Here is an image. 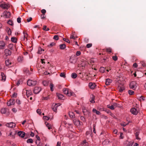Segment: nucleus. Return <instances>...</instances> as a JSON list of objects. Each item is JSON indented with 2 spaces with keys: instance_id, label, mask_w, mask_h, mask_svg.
Here are the masks:
<instances>
[{
  "instance_id": "obj_1",
  "label": "nucleus",
  "mask_w": 146,
  "mask_h": 146,
  "mask_svg": "<svg viewBox=\"0 0 146 146\" xmlns=\"http://www.w3.org/2000/svg\"><path fill=\"white\" fill-rule=\"evenodd\" d=\"M64 93L68 96H72L74 94L73 92L68 88H64L63 90Z\"/></svg>"
},
{
  "instance_id": "obj_2",
  "label": "nucleus",
  "mask_w": 146,
  "mask_h": 146,
  "mask_svg": "<svg viewBox=\"0 0 146 146\" xmlns=\"http://www.w3.org/2000/svg\"><path fill=\"white\" fill-rule=\"evenodd\" d=\"M37 81L35 80H28L27 82V84L29 86H33L36 85L37 84Z\"/></svg>"
},
{
  "instance_id": "obj_3",
  "label": "nucleus",
  "mask_w": 146,
  "mask_h": 146,
  "mask_svg": "<svg viewBox=\"0 0 146 146\" xmlns=\"http://www.w3.org/2000/svg\"><path fill=\"white\" fill-rule=\"evenodd\" d=\"M77 61L76 57L75 55H72L70 58V63L74 64Z\"/></svg>"
},
{
  "instance_id": "obj_4",
  "label": "nucleus",
  "mask_w": 146,
  "mask_h": 146,
  "mask_svg": "<svg viewBox=\"0 0 146 146\" xmlns=\"http://www.w3.org/2000/svg\"><path fill=\"white\" fill-rule=\"evenodd\" d=\"M129 86L131 88L135 90L137 87V84L135 82H132L130 84Z\"/></svg>"
},
{
  "instance_id": "obj_5",
  "label": "nucleus",
  "mask_w": 146,
  "mask_h": 146,
  "mask_svg": "<svg viewBox=\"0 0 146 146\" xmlns=\"http://www.w3.org/2000/svg\"><path fill=\"white\" fill-rule=\"evenodd\" d=\"M6 126L7 127L9 128H14L15 127L16 124L15 123L12 122L6 124Z\"/></svg>"
},
{
  "instance_id": "obj_6",
  "label": "nucleus",
  "mask_w": 146,
  "mask_h": 146,
  "mask_svg": "<svg viewBox=\"0 0 146 146\" xmlns=\"http://www.w3.org/2000/svg\"><path fill=\"white\" fill-rule=\"evenodd\" d=\"M74 123L75 125H76L77 126H78L80 125H82V123L80 122L79 120L74 119L73 120Z\"/></svg>"
},
{
  "instance_id": "obj_7",
  "label": "nucleus",
  "mask_w": 146,
  "mask_h": 146,
  "mask_svg": "<svg viewBox=\"0 0 146 146\" xmlns=\"http://www.w3.org/2000/svg\"><path fill=\"white\" fill-rule=\"evenodd\" d=\"M41 90V88L40 87H35L34 90V92L35 94H37Z\"/></svg>"
},
{
  "instance_id": "obj_8",
  "label": "nucleus",
  "mask_w": 146,
  "mask_h": 146,
  "mask_svg": "<svg viewBox=\"0 0 146 146\" xmlns=\"http://www.w3.org/2000/svg\"><path fill=\"white\" fill-rule=\"evenodd\" d=\"M15 103V100L13 99H10L7 103V105L9 106L14 104Z\"/></svg>"
},
{
  "instance_id": "obj_9",
  "label": "nucleus",
  "mask_w": 146,
  "mask_h": 146,
  "mask_svg": "<svg viewBox=\"0 0 146 146\" xmlns=\"http://www.w3.org/2000/svg\"><path fill=\"white\" fill-rule=\"evenodd\" d=\"M140 131L139 129H137L135 131V135L136 139H140V138L139 137L138 135L139 134Z\"/></svg>"
},
{
  "instance_id": "obj_10",
  "label": "nucleus",
  "mask_w": 146,
  "mask_h": 146,
  "mask_svg": "<svg viewBox=\"0 0 146 146\" xmlns=\"http://www.w3.org/2000/svg\"><path fill=\"white\" fill-rule=\"evenodd\" d=\"M18 134L20 137L23 138L25 135V133L23 131H20L18 132Z\"/></svg>"
},
{
  "instance_id": "obj_11",
  "label": "nucleus",
  "mask_w": 146,
  "mask_h": 146,
  "mask_svg": "<svg viewBox=\"0 0 146 146\" xmlns=\"http://www.w3.org/2000/svg\"><path fill=\"white\" fill-rule=\"evenodd\" d=\"M125 89V87L123 85H119L118 87V89L119 92H121Z\"/></svg>"
},
{
  "instance_id": "obj_12",
  "label": "nucleus",
  "mask_w": 146,
  "mask_h": 146,
  "mask_svg": "<svg viewBox=\"0 0 146 146\" xmlns=\"http://www.w3.org/2000/svg\"><path fill=\"white\" fill-rule=\"evenodd\" d=\"M130 111L132 114L135 115H137L138 113V111L135 108H131L130 110Z\"/></svg>"
},
{
  "instance_id": "obj_13",
  "label": "nucleus",
  "mask_w": 146,
  "mask_h": 146,
  "mask_svg": "<svg viewBox=\"0 0 146 146\" xmlns=\"http://www.w3.org/2000/svg\"><path fill=\"white\" fill-rule=\"evenodd\" d=\"M10 7V6L9 4L3 3L2 6L1 8L4 9H7Z\"/></svg>"
},
{
  "instance_id": "obj_14",
  "label": "nucleus",
  "mask_w": 146,
  "mask_h": 146,
  "mask_svg": "<svg viewBox=\"0 0 146 146\" xmlns=\"http://www.w3.org/2000/svg\"><path fill=\"white\" fill-rule=\"evenodd\" d=\"M26 91V95L27 97H29L32 94V92L31 90H25Z\"/></svg>"
},
{
  "instance_id": "obj_15",
  "label": "nucleus",
  "mask_w": 146,
  "mask_h": 146,
  "mask_svg": "<svg viewBox=\"0 0 146 146\" xmlns=\"http://www.w3.org/2000/svg\"><path fill=\"white\" fill-rule=\"evenodd\" d=\"M5 52L6 56L10 55L11 54V51L7 49L5 50Z\"/></svg>"
},
{
  "instance_id": "obj_16",
  "label": "nucleus",
  "mask_w": 146,
  "mask_h": 146,
  "mask_svg": "<svg viewBox=\"0 0 146 146\" xmlns=\"http://www.w3.org/2000/svg\"><path fill=\"white\" fill-rule=\"evenodd\" d=\"M81 145V146H88V143L86 141V140H84L82 142Z\"/></svg>"
},
{
  "instance_id": "obj_17",
  "label": "nucleus",
  "mask_w": 146,
  "mask_h": 146,
  "mask_svg": "<svg viewBox=\"0 0 146 146\" xmlns=\"http://www.w3.org/2000/svg\"><path fill=\"white\" fill-rule=\"evenodd\" d=\"M17 60L19 62L21 63L24 60L23 57L22 56H19L18 57Z\"/></svg>"
},
{
  "instance_id": "obj_18",
  "label": "nucleus",
  "mask_w": 146,
  "mask_h": 146,
  "mask_svg": "<svg viewBox=\"0 0 146 146\" xmlns=\"http://www.w3.org/2000/svg\"><path fill=\"white\" fill-rule=\"evenodd\" d=\"M89 86L90 88L91 89H93L95 88L96 85L94 83H93L92 82H90L89 83Z\"/></svg>"
},
{
  "instance_id": "obj_19",
  "label": "nucleus",
  "mask_w": 146,
  "mask_h": 146,
  "mask_svg": "<svg viewBox=\"0 0 146 146\" xmlns=\"http://www.w3.org/2000/svg\"><path fill=\"white\" fill-rule=\"evenodd\" d=\"M1 111L2 113L5 114L6 112L8 111V110L5 108H3L1 109Z\"/></svg>"
},
{
  "instance_id": "obj_20",
  "label": "nucleus",
  "mask_w": 146,
  "mask_h": 146,
  "mask_svg": "<svg viewBox=\"0 0 146 146\" xmlns=\"http://www.w3.org/2000/svg\"><path fill=\"white\" fill-rule=\"evenodd\" d=\"M112 82V80L110 79H107L106 80V84L107 85H109Z\"/></svg>"
},
{
  "instance_id": "obj_21",
  "label": "nucleus",
  "mask_w": 146,
  "mask_h": 146,
  "mask_svg": "<svg viewBox=\"0 0 146 146\" xmlns=\"http://www.w3.org/2000/svg\"><path fill=\"white\" fill-rule=\"evenodd\" d=\"M60 106L59 104H56L54 107L52 108V109L54 112H56L57 110V107Z\"/></svg>"
},
{
  "instance_id": "obj_22",
  "label": "nucleus",
  "mask_w": 146,
  "mask_h": 146,
  "mask_svg": "<svg viewBox=\"0 0 146 146\" xmlns=\"http://www.w3.org/2000/svg\"><path fill=\"white\" fill-rule=\"evenodd\" d=\"M69 116L72 118H74L75 117L74 114L73 112H69Z\"/></svg>"
},
{
  "instance_id": "obj_23",
  "label": "nucleus",
  "mask_w": 146,
  "mask_h": 146,
  "mask_svg": "<svg viewBox=\"0 0 146 146\" xmlns=\"http://www.w3.org/2000/svg\"><path fill=\"white\" fill-rule=\"evenodd\" d=\"M1 80L3 81H5L6 79V76L5 74L3 73H1Z\"/></svg>"
},
{
  "instance_id": "obj_24",
  "label": "nucleus",
  "mask_w": 146,
  "mask_h": 146,
  "mask_svg": "<svg viewBox=\"0 0 146 146\" xmlns=\"http://www.w3.org/2000/svg\"><path fill=\"white\" fill-rule=\"evenodd\" d=\"M6 65L7 66H9V65H11V62L9 60H7L5 62Z\"/></svg>"
},
{
  "instance_id": "obj_25",
  "label": "nucleus",
  "mask_w": 146,
  "mask_h": 146,
  "mask_svg": "<svg viewBox=\"0 0 146 146\" xmlns=\"http://www.w3.org/2000/svg\"><path fill=\"white\" fill-rule=\"evenodd\" d=\"M44 51V50L41 48L40 47L38 48V50L37 53L38 54H41Z\"/></svg>"
},
{
  "instance_id": "obj_26",
  "label": "nucleus",
  "mask_w": 146,
  "mask_h": 146,
  "mask_svg": "<svg viewBox=\"0 0 146 146\" xmlns=\"http://www.w3.org/2000/svg\"><path fill=\"white\" fill-rule=\"evenodd\" d=\"M6 30L7 33L9 35H10L11 34V30L10 28H9L8 27H7L6 28Z\"/></svg>"
},
{
  "instance_id": "obj_27",
  "label": "nucleus",
  "mask_w": 146,
  "mask_h": 146,
  "mask_svg": "<svg viewBox=\"0 0 146 146\" xmlns=\"http://www.w3.org/2000/svg\"><path fill=\"white\" fill-rule=\"evenodd\" d=\"M82 111L84 115L86 114L88 112V111L86 108L84 107H83L82 108Z\"/></svg>"
},
{
  "instance_id": "obj_28",
  "label": "nucleus",
  "mask_w": 146,
  "mask_h": 146,
  "mask_svg": "<svg viewBox=\"0 0 146 146\" xmlns=\"http://www.w3.org/2000/svg\"><path fill=\"white\" fill-rule=\"evenodd\" d=\"M58 98L60 99H62L63 97V96L59 93H57L56 94Z\"/></svg>"
},
{
  "instance_id": "obj_29",
  "label": "nucleus",
  "mask_w": 146,
  "mask_h": 146,
  "mask_svg": "<svg viewBox=\"0 0 146 146\" xmlns=\"http://www.w3.org/2000/svg\"><path fill=\"white\" fill-rule=\"evenodd\" d=\"M92 111L94 113H96V114L98 115H100V112L97 110L95 109L94 108L92 110Z\"/></svg>"
},
{
  "instance_id": "obj_30",
  "label": "nucleus",
  "mask_w": 146,
  "mask_h": 146,
  "mask_svg": "<svg viewBox=\"0 0 146 146\" xmlns=\"http://www.w3.org/2000/svg\"><path fill=\"white\" fill-rule=\"evenodd\" d=\"M4 13H5V16L6 18H9L10 17L11 14L10 12L6 11L4 12Z\"/></svg>"
},
{
  "instance_id": "obj_31",
  "label": "nucleus",
  "mask_w": 146,
  "mask_h": 146,
  "mask_svg": "<svg viewBox=\"0 0 146 146\" xmlns=\"http://www.w3.org/2000/svg\"><path fill=\"white\" fill-rule=\"evenodd\" d=\"M94 96L92 95V97H91V99H90V102L92 103L93 104L95 103V101L94 100Z\"/></svg>"
},
{
  "instance_id": "obj_32",
  "label": "nucleus",
  "mask_w": 146,
  "mask_h": 146,
  "mask_svg": "<svg viewBox=\"0 0 146 146\" xmlns=\"http://www.w3.org/2000/svg\"><path fill=\"white\" fill-rule=\"evenodd\" d=\"M66 47V46L64 44H61L60 45V48L61 49H64Z\"/></svg>"
},
{
  "instance_id": "obj_33",
  "label": "nucleus",
  "mask_w": 146,
  "mask_h": 146,
  "mask_svg": "<svg viewBox=\"0 0 146 146\" xmlns=\"http://www.w3.org/2000/svg\"><path fill=\"white\" fill-rule=\"evenodd\" d=\"M23 33L24 34V40H25V39H26V40H27V37L28 36V35L27 33H25L23 32Z\"/></svg>"
},
{
  "instance_id": "obj_34",
  "label": "nucleus",
  "mask_w": 146,
  "mask_h": 146,
  "mask_svg": "<svg viewBox=\"0 0 146 146\" xmlns=\"http://www.w3.org/2000/svg\"><path fill=\"white\" fill-rule=\"evenodd\" d=\"M45 124L46 125V126L48 128H52V125L48 123L47 122H45Z\"/></svg>"
},
{
  "instance_id": "obj_35",
  "label": "nucleus",
  "mask_w": 146,
  "mask_h": 146,
  "mask_svg": "<svg viewBox=\"0 0 146 146\" xmlns=\"http://www.w3.org/2000/svg\"><path fill=\"white\" fill-rule=\"evenodd\" d=\"M77 74L75 73H72L71 75V77L73 78H75L77 76Z\"/></svg>"
},
{
  "instance_id": "obj_36",
  "label": "nucleus",
  "mask_w": 146,
  "mask_h": 146,
  "mask_svg": "<svg viewBox=\"0 0 146 146\" xmlns=\"http://www.w3.org/2000/svg\"><path fill=\"white\" fill-rule=\"evenodd\" d=\"M60 76L61 77H63L64 78H65L66 77L65 74L64 72H62L60 74Z\"/></svg>"
},
{
  "instance_id": "obj_37",
  "label": "nucleus",
  "mask_w": 146,
  "mask_h": 146,
  "mask_svg": "<svg viewBox=\"0 0 146 146\" xmlns=\"http://www.w3.org/2000/svg\"><path fill=\"white\" fill-rule=\"evenodd\" d=\"M11 41L14 42L16 43L17 42V39L16 38L14 37H13L11 38Z\"/></svg>"
},
{
  "instance_id": "obj_38",
  "label": "nucleus",
  "mask_w": 146,
  "mask_h": 146,
  "mask_svg": "<svg viewBox=\"0 0 146 146\" xmlns=\"http://www.w3.org/2000/svg\"><path fill=\"white\" fill-rule=\"evenodd\" d=\"M27 143H33V140L32 139H29L27 141Z\"/></svg>"
},
{
  "instance_id": "obj_39",
  "label": "nucleus",
  "mask_w": 146,
  "mask_h": 146,
  "mask_svg": "<svg viewBox=\"0 0 146 146\" xmlns=\"http://www.w3.org/2000/svg\"><path fill=\"white\" fill-rule=\"evenodd\" d=\"M107 107L111 110H113L115 108L113 105H111V106H110L109 105H108Z\"/></svg>"
},
{
  "instance_id": "obj_40",
  "label": "nucleus",
  "mask_w": 146,
  "mask_h": 146,
  "mask_svg": "<svg viewBox=\"0 0 146 146\" xmlns=\"http://www.w3.org/2000/svg\"><path fill=\"white\" fill-rule=\"evenodd\" d=\"M128 124V123H126L125 122H122L121 123V125L123 127H125L126 125H127Z\"/></svg>"
},
{
  "instance_id": "obj_41",
  "label": "nucleus",
  "mask_w": 146,
  "mask_h": 146,
  "mask_svg": "<svg viewBox=\"0 0 146 146\" xmlns=\"http://www.w3.org/2000/svg\"><path fill=\"white\" fill-rule=\"evenodd\" d=\"M105 68L103 67H101L100 69V70L101 72L103 73L105 71Z\"/></svg>"
},
{
  "instance_id": "obj_42",
  "label": "nucleus",
  "mask_w": 146,
  "mask_h": 146,
  "mask_svg": "<svg viewBox=\"0 0 146 146\" xmlns=\"http://www.w3.org/2000/svg\"><path fill=\"white\" fill-rule=\"evenodd\" d=\"M128 94L130 95H132L134 94V92L131 90H129L128 91Z\"/></svg>"
},
{
  "instance_id": "obj_43",
  "label": "nucleus",
  "mask_w": 146,
  "mask_h": 146,
  "mask_svg": "<svg viewBox=\"0 0 146 146\" xmlns=\"http://www.w3.org/2000/svg\"><path fill=\"white\" fill-rule=\"evenodd\" d=\"M43 84L44 86H47L48 85V83L46 81H44L43 82Z\"/></svg>"
},
{
  "instance_id": "obj_44",
  "label": "nucleus",
  "mask_w": 146,
  "mask_h": 146,
  "mask_svg": "<svg viewBox=\"0 0 146 146\" xmlns=\"http://www.w3.org/2000/svg\"><path fill=\"white\" fill-rule=\"evenodd\" d=\"M7 23L11 25H13V22L11 20H9V21L7 22Z\"/></svg>"
},
{
  "instance_id": "obj_45",
  "label": "nucleus",
  "mask_w": 146,
  "mask_h": 146,
  "mask_svg": "<svg viewBox=\"0 0 146 146\" xmlns=\"http://www.w3.org/2000/svg\"><path fill=\"white\" fill-rule=\"evenodd\" d=\"M53 85L52 84L50 83V88L51 90L52 91H53L54 90L53 88Z\"/></svg>"
},
{
  "instance_id": "obj_46",
  "label": "nucleus",
  "mask_w": 146,
  "mask_h": 146,
  "mask_svg": "<svg viewBox=\"0 0 146 146\" xmlns=\"http://www.w3.org/2000/svg\"><path fill=\"white\" fill-rule=\"evenodd\" d=\"M112 105H113L114 107L115 108H116L118 106L119 104L116 103H113Z\"/></svg>"
},
{
  "instance_id": "obj_47",
  "label": "nucleus",
  "mask_w": 146,
  "mask_h": 146,
  "mask_svg": "<svg viewBox=\"0 0 146 146\" xmlns=\"http://www.w3.org/2000/svg\"><path fill=\"white\" fill-rule=\"evenodd\" d=\"M53 39L56 40H58V35H55Z\"/></svg>"
},
{
  "instance_id": "obj_48",
  "label": "nucleus",
  "mask_w": 146,
  "mask_h": 146,
  "mask_svg": "<svg viewBox=\"0 0 146 146\" xmlns=\"http://www.w3.org/2000/svg\"><path fill=\"white\" fill-rule=\"evenodd\" d=\"M13 47H14V46L13 44H10L9 45V48L11 50H12V49H13Z\"/></svg>"
},
{
  "instance_id": "obj_49",
  "label": "nucleus",
  "mask_w": 146,
  "mask_h": 146,
  "mask_svg": "<svg viewBox=\"0 0 146 146\" xmlns=\"http://www.w3.org/2000/svg\"><path fill=\"white\" fill-rule=\"evenodd\" d=\"M112 58L115 61H116L117 59V56H113L112 57Z\"/></svg>"
},
{
  "instance_id": "obj_50",
  "label": "nucleus",
  "mask_w": 146,
  "mask_h": 146,
  "mask_svg": "<svg viewBox=\"0 0 146 146\" xmlns=\"http://www.w3.org/2000/svg\"><path fill=\"white\" fill-rule=\"evenodd\" d=\"M43 118L44 119V120H48L49 119V118L46 116H43Z\"/></svg>"
},
{
  "instance_id": "obj_51",
  "label": "nucleus",
  "mask_w": 146,
  "mask_h": 146,
  "mask_svg": "<svg viewBox=\"0 0 146 146\" xmlns=\"http://www.w3.org/2000/svg\"><path fill=\"white\" fill-rule=\"evenodd\" d=\"M21 19L20 17H19L17 18V21L18 23H21Z\"/></svg>"
},
{
  "instance_id": "obj_52",
  "label": "nucleus",
  "mask_w": 146,
  "mask_h": 146,
  "mask_svg": "<svg viewBox=\"0 0 146 146\" xmlns=\"http://www.w3.org/2000/svg\"><path fill=\"white\" fill-rule=\"evenodd\" d=\"M80 119L81 120H82V121H83L84 122L85 121V118L83 116H81Z\"/></svg>"
},
{
  "instance_id": "obj_53",
  "label": "nucleus",
  "mask_w": 146,
  "mask_h": 146,
  "mask_svg": "<svg viewBox=\"0 0 146 146\" xmlns=\"http://www.w3.org/2000/svg\"><path fill=\"white\" fill-rule=\"evenodd\" d=\"M81 54V52L80 51H78L76 52V55L77 56H79Z\"/></svg>"
},
{
  "instance_id": "obj_54",
  "label": "nucleus",
  "mask_w": 146,
  "mask_h": 146,
  "mask_svg": "<svg viewBox=\"0 0 146 146\" xmlns=\"http://www.w3.org/2000/svg\"><path fill=\"white\" fill-rule=\"evenodd\" d=\"M36 112L38 114L40 115V114L41 113L40 110L39 109H37V110Z\"/></svg>"
},
{
  "instance_id": "obj_55",
  "label": "nucleus",
  "mask_w": 146,
  "mask_h": 146,
  "mask_svg": "<svg viewBox=\"0 0 146 146\" xmlns=\"http://www.w3.org/2000/svg\"><path fill=\"white\" fill-rule=\"evenodd\" d=\"M139 100L141 101L142 100L143 101L145 100V99L143 96H141Z\"/></svg>"
},
{
  "instance_id": "obj_56",
  "label": "nucleus",
  "mask_w": 146,
  "mask_h": 146,
  "mask_svg": "<svg viewBox=\"0 0 146 146\" xmlns=\"http://www.w3.org/2000/svg\"><path fill=\"white\" fill-rule=\"evenodd\" d=\"M106 51L110 53L111 52V49L110 48H109L107 49Z\"/></svg>"
},
{
  "instance_id": "obj_57",
  "label": "nucleus",
  "mask_w": 146,
  "mask_h": 146,
  "mask_svg": "<svg viewBox=\"0 0 146 146\" xmlns=\"http://www.w3.org/2000/svg\"><path fill=\"white\" fill-rule=\"evenodd\" d=\"M92 46V44H88L86 45V47L87 48H89L91 47Z\"/></svg>"
},
{
  "instance_id": "obj_58",
  "label": "nucleus",
  "mask_w": 146,
  "mask_h": 146,
  "mask_svg": "<svg viewBox=\"0 0 146 146\" xmlns=\"http://www.w3.org/2000/svg\"><path fill=\"white\" fill-rule=\"evenodd\" d=\"M32 18L31 17H30L29 18H28L27 19V21L28 22H30L32 20Z\"/></svg>"
},
{
  "instance_id": "obj_59",
  "label": "nucleus",
  "mask_w": 146,
  "mask_h": 146,
  "mask_svg": "<svg viewBox=\"0 0 146 146\" xmlns=\"http://www.w3.org/2000/svg\"><path fill=\"white\" fill-rule=\"evenodd\" d=\"M63 40L64 41H66L67 42L70 43V41H69V40L68 39H66L65 38H63Z\"/></svg>"
},
{
  "instance_id": "obj_60",
  "label": "nucleus",
  "mask_w": 146,
  "mask_h": 146,
  "mask_svg": "<svg viewBox=\"0 0 146 146\" xmlns=\"http://www.w3.org/2000/svg\"><path fill=\"white\" fill-rule=\"evenodd\" d=\"M76 37H74V36H73V35H72L70 36V38L73 39L74 40L76 39Z\"/></svg>"
},
{
  "instance_id": "obj_61",
  "label": "nucleus",
  "mask_w": 146,
  "mask_h": 146,
  "mask_svg": "<svg viewBox=\"0 0 146 146\" xmlns=\"http://www.w3.org/2000/svg\"><path fill=\"white\" fill-rule=\"evenodd\" d=\"M41 13L43 14H45L46 13V11L44 9H42L41 10Z\"/></svg>"
},
{
  "instance_id": "obj_62",
  "label": "nucleus",
  "mask_w": 146,
  "mask_h": 146,
  "mask_svg": "<svg viewBox=\"0 0 146 146\" xmlns=\"http://www.w3.org/2000/svg\"><path fill=\"white\" fill-rule=\"evenodd\" d=\"M133 66L134 67L136 68L137 67V65L136 63H134L133 65Z\"/></svg>"
},
{
  "instance_id": "obj_63",
  "label": "nucleus",
  "mask_w": 146,
  "mask_h": 146,
  "mask_svg": "<svg viewBox=\"0 0 146 146\" xmlns=\"http://www.w3.org/2000/svg\"><path fill=\"white\" fill-rule=\"evenodd\" d=\"M36 138L37 139V140L40 141V138L39 136L38 135H36Z\"/></svg>"
},
{
  "instance_id": "obj_64",
  "label": "nucleus",
  "mask_w": 146,
  "mask_h": 146,
  "mask_svg": "<svg viewBox=\"0 0 146 146\" xmlns=\"http://www.w3.org/2000/svg\"><path fill=\"white\" fill-rule=\"evenodd\" d=\"M56 146H61V142H58Z\"/></svg>"
}]
</instances>
